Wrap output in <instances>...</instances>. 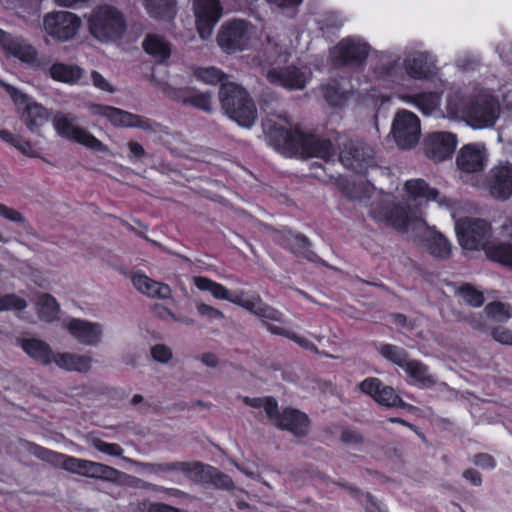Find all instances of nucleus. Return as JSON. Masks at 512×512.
<instances>
[{
  "label": "nucleus",
  "instance_id": "51",
  "mask_svg": "<svg viewBox=\"0 0 512 512\" xmlns=\"http://www.w3.org/2000/svg\"><path fill=\"white\" fill-rule=\"evenodd\" d=\"M151 357L161 364H168L173 358L172 349L165 344H155L150 349Z\"/></svg>",
  "mask_w": 512,
  "mask_h": 512
},
{
  "label": "nucleus",
  "instance_id": "60",
  "mask_svg": "<svg viewBox=\"0 0 512 512\" xmlns=\"http://www.w3.org/2000/svg\"><path fill=\"white\" fill-rule=\"evenodd\" d=\"M154 313L155 315L164 321H173V320H179L178 316H176L169 308L162 304H156L154 306Z\"/></svg>",
  "mask_w": 512,
  "mask_h": 512
},
{
  "label": "nucleus",
  "instance_id": "38",
  "mask_svg": "<svg viewBox=\"0 0 512 512\" xmlns=\"http://www.w3.org/2000/svg\"><path fill=\"white\" fill-rule=\"evenodd\" d=\"M194 285L201 291L210 292L213 297L220 300H227L231 302L234 297L231 296L230 291L220 283L214 282L211 279L203 276L193 277Z\"/></svg>",
  "mask_w": 512,
  "mask_h": 512
},
{
  "label": "nucleus",
  "instance_id": "5",
  "mask_svg": "<svg viewBox=\"0 0 512 512\" xmlns=\"http://www.w3.org/2000/svg\"><path fill=\"white\" fill-rule=\"evenodd\" d=\"M219 101L225 114L239 126L250 128L257 119L255 102L245 88L237 83H223Z\"/></svg>",
  "mask_w": 512,
  "mask_h": 512
},
{
  "label": "nucleus",
  "instance_id": "30",
  "mask_svg": "<svg viewBox=\"0 0 512 512\" xmlns=\"http://www.w3.org/2000/svg\"><path fill=\"white\" fill-rule=\"evenodd\" d=\"M192 466H199V469L190 472V479L198 482H211L218 488L230 489L233 486L229 476L217 471L210 465H204L200 462H192Z\"/></svg>",
  "mask_w": 512,
  "mask_h": 512
},
{
  "label": "nucleus",
  "instance_id": "64",
  "mask_svg": "<svg viewBox=\"0 0 512 512\" xmlns=\"http://www.w3.org/2000/svg\"><path fill=\"white\" fill-rule=\"evenodd\" d=\"M463 477L474 486H480L482 483L481 474L475 469L465 470Z\"/></svg>",
  "mask_w": 512,
  "mask_h": 512
},
{
  "label": "nucleus",
  "instance_id": "27",
  "mask_svg": "<svg viewBox=\"0 0 512 512\" xmlns=\"http://www.w3.org/2000/svg\"><path fill=\"white\" fill-rule=\"evenodd\" d=\"M403 100L414 105L423 115L444 117L441 106V95L435 92H424L408 95Z\"/></svg>",
  "mask_w": 512,
  "mask_h": 512
},
{
  "label": "nucleus",
  "instance_id": "46",
  "mask_svg": "<svg viewBox=\"0 0 512 512\" xmlns=\"http://www.w3.org/2000/svg\"><path fill=\"white\" fill-rule=\"evenodd\" d=\"M243 401L245 404H247L250 407L253 408H263V410L266 413V416L269 420H271L272 417H275V413L278 407L277 401L270 396L267 397H256V398H250V397H244Z\"/></svg>",
  "mask_w": 512,
  "mask_h": 512
},
{
  "label": "nucleus",
  "instance_id": "41",
  "mask_svg": "<svg viewBox=\"0 0 512 512\" xmlns=\"http://www.w3.org/2000/svg\"><path fill=\"white\" fill-rule=\"evenodd\" d=\"M86 443L97 451L113 457H122L123 448L116 443H108L93 434L84 436Z\"/></svg>",
  "mask_w": 512,
  "mask_h": 512
},
{
  "label": "nucleus",
  "instance_id": "14",
  "mask_svg": "<svg viewBox=\"0 0 512 512\" xmlns=\"http://www.w3.org/2000/svg\"><path fill=\"white\" fill-rule=\"evenodd\" d=\"M457 145L458 138L456 134L448 131L429 132L422 142L425 156L436 163L451 158Z\"/></svg>",
  "mask_w": 512,
  "mask_h": 512
},
{
  "label": "nucleus",
  "instance_id": "56",
  "mask_svg": "<svg viewBox=\"0 0 512 512\" xmlns=\"http://www.w3.org/2000/svg\"><path fill=\"white\" fill-rule=\"evenodd\" d=\"M91 80H92V84L97 89L107 92V93H110V94L115 92V88L113 87V85L99 72L92 71L91 72Z\"/></svg>",
  "mask_w": 512,
  "mask_h": 512
},
{
  "label": "nucleus",
  "instance_id": "12",
  "mask_svg": "<svg viewBox=\"0 0 512 512\" xmlns=\"http://www.w3.org/2000/svg\"><path fill=\"white\" fill-rule=\"evenodd\" d=\"M391 133L399 148L411 149L421 136L420 119L411 111L399 110L394 116Z\"/></svg>",
  "mask_w": 512,
  "mask_h": 512
},
{
  "label": "nucleus",
  "instance_id": "18",
  "mask_svg": "<svg viewBox=\"0 0 512 512\" xmlns=\"http://www.w3.org/2000/svg\"><path fill=\"white\" fill-rule=\"evenodd\" d=\"M64 328L80 344L96 346L102 341L103 325L85 319L71 318L64 323Z\"/></svg>",
  "mask_w": 512,
  "mask_h": 512
},
{
  "label": "nucleus",
  "instance_id": "59",
  "mask_svg": "<svg viewBox=\"0 0 512 512\" xmlns=\"http://www.w3.org/2000/svg\"><path fill=\"white\" fill-rule=\"evenodd\" d=\"M473 463L483 469H493L496 466L495 459L487 453H480L474 456Z\"/></svg>",
  "mask_w": 512,
  "mask_h": 512
},
{
  "label": "nucleus",
  "instance_id": "58",
  "mask_svg": "<svg viewBox=\"0 0 512 512\" xmlns=\"http://www.w3.org/2000/svg\"><path fill=\"white\" fill-rule=\"evenodd\" d=\"M492 337L495 341L505 344L512 345V330L505 327H498L492 331Z\"/></svg>",
  "mask_w": 512,
  "mask_h": 512
},
{
  "label": "nucleus",
  "instance_id": "61",
  "mask_svg": "<svg viewBox=\"0 0 512 512\" xmlns=\"http://www.w3.org/2000/svg\"><path fill=\"white\" fill-rule=\"evenodd\" d=\"M13 147L18 149L22 154L29 157H37L38 153L30 142L22 140L20 137L17 138L16 143Z\"/></svg>",
  "mask_w": 512,
  "mask_h": 512
},
{
  "label": "nucleus",
  "instance_id": "57",
  "mask_svg": "<svg viewBox=\"0 0 512 512\" xmlns=\"http://www.w3.org/2000/svg\"><path fill=\"white\" fill-rule=\"evenodd\" d=\"M198 313L206 318L212 319V320H221L224 318L223 312L220 310L204 303H200L196 306Z\"/></svg>",
  "mask_w": 512,
  "mask_h": 512
},
{
  "label": "nucleus",
  "instance_id": "53",
  "mask_svg": "<svg viewBox=\"0 0 512 512\" xmlns=\"http://www.w3.org/2000/svg\"><path fill=\"white\" fill-rule=\"evenodd\" d=\"M184 102H189L193 106H195L199 109H202L203 111H206V112L212 111V104H213L212 96L208 93L193 94L190 97L185 98Z\"/></svg>",
  "mask_w": 512,
  "mask_h": 512
},
{
  "label": "nucleus",
  "instance_id": "17",
  "mask_svg": "<svg viewBox=\"0 0 512 512\" xmlns=\"http://www.w3.org/2000/svg\"><path fill=\"white\" fill-rule=\"evenodd\" d=\"M359 389L372 397L379 405L388 408L404 407L405 403L391 386L384 385L380 379L368 377L358 385Z\"/></svg>",
  "mask_w": 512,
  "mask_h": 512
},
{
  "label": "nucleus",
  "instance_id": "37",
  "mask_svg": "<svg viewBox=\"0 0 512 512\" xmlns=\"http://www.w3.org/2000/svg\"><path fill=\"white\" fill-rule=\"evenodd\" d=\"M59 304L50 294H42L36 303L38 317L45 322H52L57 319L59 313Z\"/></svg>",
  "mask_w": 512,
  "mask_h": 512
},
{
  "label": "nucleus",
  "instance_id": "49",
  "mask_svg": "<svg viewBox=\"0 0 512 512\" xmlns=\"http://www.w3.org/2000/svg\"><path fill=\"white\" fill-rule=\"evenodd\" d=\"M282 15L292 18L297 12L302 0H267Z\"/></svg>",
  "mask_w": 512,
  "mask_h": 512
},
{
  "label": "nucleus",
  "instance_id": "35",
  "mask_svg": "<svg viewBox=\"0 0 512 512\" xmlns=\"http://www.w3.org/2000/svg\"><path fill=\"white\" fill-rule=\"evenodd\" d=\"M320 94L331 106H341L349 98V90L346 83L332 81L320 87Z\"/></svg>",
  "mask_w": 512,
  "mask_h": 512
},
{
  "label": "nucleus",
  "instance_id": "31",
  "mask_svg": "<svg viewBox=\"0 0 512 512\" xmlns=\"http://www.w3.org/2000/svg\"><path fill=\"white\" fill-rule=\"evenodd\" d=\"M52 363L66 371L86 373L92 366V358L70 352H55Z\"/></svg>",
  "mask_w": 512,
  "mask_h": 512
},
{
  "label": "nucleus",
  "instance_id": "52",
  "mask_svg": "<svg viewBox=\"0 0 512 512\" xmlns=\"http://www.w3.org/2000/svg\"><path fill=\"white\" fill-rule=\"evenodd\" d=\"M258 317L262 319L267 327L269 324H274L273 322H283V314L275 308H272L264 303L261 305Z\"/></svg>",
  "mask_w": 512,
  "mask_h": 512
},
{
  "label": "nucleus",
  "instance_id": "10",
  "mask_svg": "<svg viewBox=\"0 0 512 512\" xmlns=\"http://www.w3.org/2000/svg\"><path fill=\"white\" fill-rule=\"evenodd\" d=\"M87 109L92 116L106 118L114 127L140 128L143 130L153 129V122L148 118L114 106L90 103Z\"/></svg>",
  "mask_w": 512,
  "mask_h": 512
},
{
  "label": "nucleus",
  "instance_id": "39",
  "mask_svg": "<svg viewBox=\"0 0 512 512\" xmlns=\"http://www.w3.org/2000/svg\"><path fill=\"white\" fill-rule=\"evenodd\" d=\"M147 12L156 19H169L174 15V0H144Z\"/></svg>",
  "mask_w": 512,
  "mask_h": 512
},
{
  "label": "nucleus",
  "instance_id": "2",
  "mask_svg": "<svg viewBox=\"0 0 512 512\" xmlns=\"http://www.w3.org/2000/svg\"><path fill=\"white\" fill-rule=\"evenodd\" d=\"M262 109L266 114L262 121L263 130L278 145L287 146L302 157H317L329 161L335 156V148L330 140L293 128L282 111H277L275 108L267 110L262 107Z\"/></svg>",
  "mask_w": 512,
  "mask_h": 512
},
{
  "label": "nucleus",
  "instance_id": "48",
  "mask_svg": "<svg viewBox=\"0 0 512 512\" xmlns=\"http://www.w3.org/2000/svg\"><path fill=\"white\" fill-rule=\"evenodd\" d=\"M485 313L496 322H505L511 317L508 306L501 302H492L485 307Z\"/></svg>",
  "mask_w": 512,
  "mask_h": 512
},
{
  "label": "nucleus",
  "instance_id": "6",
  "mask_svg": "<svg viewBox=\"0 0 512 512\" xmlns=\"http://www.w3.org/2000/svg\"><path fill=\"white\" fill-rule=\"evenodd\" d=\"M88 26L93 37L107 43L122 38L126 31V20L118 9L101 6L90 15Z\"/></svg>",
  "mask_w": 512,
  "mask_h": 512
},
{
  "label": "nucleus",
  "instance_id": "15",
  "mask_svg": "<svg viewBox=\"0 0 512 512\" xmlns=\"http://www.w3.org/2000/svg\"><path fill=\"white\" fill-rule=\"evenodd\" d=\"M369 53V45L360 38L347 37L335 45L331 51V59L336 64H359Z\"/></svg>",
  "mask_w": 512,
  "mask_h": 512
},
{
  "label": "nucleus",
  "instance_id": "20",
  "mask_svg": "<svg viewBox=\"0 0 512 512\" xmlns=\"http://www.w3.org/2000/svg\"><path fill=\"white\" fill-rule=\"evenodd\" d=\"M488 153L483 144L471 143L460 148L456 156V165L465 173H477L486 167Z\"/></svg>",
  "mask_w": 512,
  "mask_h": 512
},
{
  "label": "nucleus",
  "instance_id": "44",
  "mask_svg": "<svg viewBox=\"0 0 512 512\" xmlns=\"http://www.w3.org/2000/svg\"><path fill=\"white\" fill-rule=\"evenodd\" d=\"M194 77L209 85H216L217 83H228L225 81V74L216 67H199L194 70Z\"/></svg>",
  "mask_w": 512,
  "mask_h": 512
},
{
  "label": "nucleus",
  "instance_id": "50",
  "mask_svg": "<svg viewBox=\"0 0 512 512\" xmlns=\"http://www.w3.org/2000/svg\"><path fill=\"white\" fill-rule=\"evenodd\" d=\"M27 307L25 299L15 295L7 294L0 297V311L4 310H24Z\"/></svg>",
  "mask_w": 512,
  "mask_h": 512
},
{
  "label": "nucleus",
  "instance_id": "36",
  "mask_svg": "<svg viewBox=\"0 0 512 512\" xmlns=\"http://www.w3.org/2000/svg\"><path fill=\"white\" fill-rule=\"evenodd\" d=\"M486 256L492 261L512 267V245L509 243L493 241L485 246Z\"/></svg>",
  "mask_w": 512,
  "mask_h": 512
},
{
  "label": "nucleus",
  "instance_id": "32",
  "mask_svg": "<svg viewBox=\"0 0 512 512\" xmlns=\"http://www.w3.org/2000/svg\"><path fill=\"white\" fill-rule=\"evenodd\" d=\"M84 70L77 66L56 62L47 69V75L57 82L74 85L82 78Z\"/></svg>",
  "mask_w": 512,
  "mask_h": 512
},
{
  "label": "nucleus",
  "instance_id": "43",
  "mask_svg": "<svg viewBox=\"0 0 512 512\" xmlns=\"http://www.w3.org/2000/svg\"><path fill=\"white\" fill-rule=\"evenodd\" d=\"M284 244L295 254L302 255L310 259L309 241L306 237L292 232L284 235Z\"/></svg>",
  "mask_w": 512,
  "mask_h": 512
},
{
  "label": "nucleus",
  "instance_id": "25",
  "mask_svg": "<svg viewBox=\"0 0 512 512\" xmlns=\"http://www.w3.org/2000/svg\"><path fill=\"white\" fill-rule=\"evenodd\" d=\"M373 151L370 147L350 144L340 153L341 163L356 172L362 173L372 162Z\"/></svg>",
  "mask_w": 512,
  "mask_h": 512
},
{
  "label": "nucleus",
  "instance_id": "21",
  "mask_svg": "<svg viewBox=\"0 0 512 512\" xmlns=\"http://www.w3.org/2000/svg\"><path fill=\"white\" fill-rule=\"evenodd\" d=\"M0 48L9 56L22 62L36 64L37 51L23 37L14 36L0 28Z\"/></svg>",
  "mask_w": 512,
  "mask_h": 512
},
{
  "label": "nucleus",
  "instance_id": "42",
  "mask_svg": "<svg viewBox=\"0 0 512 512\" xmlns=\"http://www.w3.org/2000/svg\"><path fill=\"white\" fill-rule=\"evenodd\" d=\"M379 353L388 361L404 369L409 362L408 354L401 347L392 344H383L379 348Z\"/></svg>",
  "mask_w": 512,
  "mask_h": 512
},
{
  "label": "nucleus",
  "instance_id": "33",
  "mask_svg": "<svg viewBox=\"0 0 512 512\" xmlns=\"http://www.w3.org/2000/svg\"><path fill=\"white\" fill-rule=\"evenodd\" d=\"M142 47L158 63L164 62L171 55V45L156 34H148L142 42Z\"/></svg>",
  "mask_w": 512,
  "mask_h": 512
},
{
  "label": "nucleus",
  "instance_id": "26",
  "mask_svg": "<svg viewBox=\"0 0 512 512\" xmlns=\"http://www.w3.org/2000/svg\"><path fill=\"white\" fill-rule=\"evenodd\" d=\"M17 343L34 361L45 366L52 363L55 352L47 342L38 338L25 337L18 339Z\"/></svg>",
  "mask_w": 512,
  "mask_h": 512
},
{
  "label": "nucleus",
  "instance_id": "3",
  "mask_svg": "<svg viewBox=\"0 0 512 512\" xmlns=\"http://www.w3.org/2000/svg\"><path fill=\"white\" fill-rule=\"evenodd\" d=\"M445 108L444 117L466 120L477 129L493 126L499 115L497 100L482 88L451 91Z\"/></svg>",
  "mask_w": 512,
  "mask_h": 512
},
{
  "label": "nucleus",
  "instance_id": "9",
  "mask_svg": "<svg viewBox=\"0 0 512 512\" xmlns=\"http://www.w3.org/2000/svg\"><path fill=\"white\" fill-rule=\"evenodd\" d=\"M455 231L460 245L466 250H485L490 242V227L482 219L461 218L455 223Z\"/></svg>",
  "mask_w": 512,
  "mask_h": 512
},
{
  "label": "nucleus",
  "instance_id": "45",
  "mask_svg": "<svg viewBox=\"0 0 512 512\" xmlns=\"http://www.w3.org/2000/svg\"><path fill=\"white\" fill-rule=\"evenodd\" d=\"M268 330L272 334L281 335L286 338H289L290 340L294 341L295 343H297L299 346L303 347L304 349H307V350H310L313 352L318 351L317 347L312 342H310L308 339L289 331L284 326H280V325H276V324H269Z\"/></svg>",
  "mask_w": 512,
  "mask_h": 512
},
{
  "label": "nucleus",
  "instance_id": "55",
  "mask_svg": "<svg viewBox=\"0 0 512 512\" xmlns=\"http://www.w3.org/2000/svg\"><path fill=\"white\" fill-rule=\"evenodd\" d=\"M231 302L243 307L244 309L250 311L256 316H258L259 310L262 305V301L259 298L241 299L240 297H234V299H231Z\"/></svg>",
  "mask_w": 512,
  "mask_h": 512
},
{
  "label": "nucleus",
  "instance_id": "47",
  "mask_svg": "<svg viewBox=\"0 0 512 512\" xmlns=\"http://www.w3.org/2000/svg\"><path fill=\"white\" fill-rule=\"evenodd\" d=\"M457 295L468 305L480 307L484 302L482 292L470 285H463L457 290Z\"/></svg>",
  "mask_w": 512,
  "mask_h": 512
},
{
  "label": "nucleus",
  "instance_id": "24",
  "mask_svg": "<svg viewBox=\"0 0 512 512\" xmlns=\"http://www.w3.org/2000/svg\"><path fill=\"white\" fill-rule=\"evenodd\" d=\"M266 77L271 84L282 86L289 90H301L307 82V74L295 66L284 69L273 67L267 71Z\"/></svg>",
  "mask_w": 512,
  "mask_h": 512
},
{
  "label": "nucleus",
  "instance_id": "16",
  "mask_svg": "<svg viewBox=\"0 0 512 512\" xmlns=\"http://www.w3.org/2000/svg\"><path fill=\"white\" fill-rule=\"evenodd\" d=\"M222 8L218 0H194L196 27L202 39H208L221 17Z\"/></svg>",
  "mask_w": 512,
  "mask_h": 512
},
{
  "label": "nucleus",
  "instance_id": "13",
  "mask_svg": "<svg viewBox=\"0 0 512 512\" xmlns=\"http://www.w3.org/2000/svg\"><path fill=\"white\" fill-rule=\"evenodd\" d=\"M255 36V29L249 23L235 20L224 24L217 36L219 46L227 53L245 49Z\"/></svg>",
  "mask_w": 512,
  "mask_h": 512
},
{
  "label": "nucleus",
  "instance_id": "29",
  "mask_svg": "<svg viewBox=\"0 0 512 512\" xmlns=\"http://www.w3.org/2000/svg\"><path fill=\"white\" fill-rule=\"evenodd\" d=\"M139 466L144 472L160 478H165L173 473H182L190 477V472L199 469V466H192V462L139 463Z\"/></svg>",
  "mask_w": 512,
  "mask_h": 512
},
{
  "label": "nucleus",
  "instance_id": "23",
  "mask_svg": "<svg viewBox=\"0 0 512 512\" xmlns=\"http://www.w3.org/2000/svg\"><path fill=\"white\" fill-rule=\"evenodd\" d=\"M277 428L288 430L295 435H305L310 428L307 415L299 410L286 408L282 412L276 410L275 417L270 420Z\"/></svg>",
  "mask_w": 512,
  "mask_h": 512
},
{
  "label": "nucleus",
  "instance_id": "19",
  "mask_svg": "<svg viewBox=\"0 0 512 512\" xmlns=\"http://www.w3.org/2000/svg\"><path fill=\"white\" fill-rule=\"evenodd\" d=\"M487 188L496 199L510 198L512 196V164L506 162L492 167L487 175Z\"/></svg>",
  "mask_w": 512,
  "mask_h": 512
},
{
  "label": "nucleus",
  "instance_id": "1",
  "mask_svg": "<svg viewBox=\"0 0 512 512\" xmlns=\"http://www.w3.org/2000/svg\"><path fill=\"white\" fill-rule=\"evenodd\" d=\"M406 206L390 203L374 207L372 216L380 222L399 231L409 229L419 238L421 245L434 257L445 259L451 254V244L448 239L427 225L422 217L420 207L428 201H435L440 206H447L448 200L428 185L423 179H411L405 182Z\"/></svg>",
  "mask_w": 512,
  "mask_h": 512
},
{
  "label": "nucleus",
  "instance_id": "22",
  "mask_svg": "<svg viewBox=\"0 0 512 512\" xmlns=\"http://www.w3.org/2000/svg\"><path fill=\"white\" fill-rule=\"evenodd\" d=\"M406 73L414 79H429L437 73L434 57L428 52L414 51L404 59Z\"/></svg>",
  "mask_w": 512,
  "mask_h": 512
},
{
  "label": "nucleus",
  "instance_id": "7",
  "mask_svg": "<svg viewBox=\"0 0 512 512\" xmlns=\"http://www.w3.org/2000/svg\"><path fill=\"white\" fill-rule=\"evenodd\" d=\"M58 136L97 152L107 153L109 148L84 127L77 125L76 116L59 112L52 118Z\"/></svg>",
  "mask_w": 512,
  "mask_h": 512
},
{
  "label": "nucleus",
  "instance_id": "62",
  "mask_svg": "<svg viewBox=\"0 0 512 512\" xmlns=\"http://www.w3.org/2000/svg\"><path fill=\"white\" fill-rule=\"evenodd\" d=\"M399 61V58L396 57H392L391 55H388V54H382L381 57H380V62L382 63V65L386 66V65H389L388 67H385L383 69V71L380 72L381 75H392L393 74V70L395 68V64Z\"/></svg>",
  "mask_w": 512,
  "mask_h": 512
},
{
  "label": "nucleus",
  "instance_id": "40",
  "mask_svg": "<svg viewBox=\"0 0 512 512\" xmlns=\"http://www.w3.org/2000/svg\"><path fill=\"white\" fill-rule=\"evenodd\" d=\"M264 54L265 58L260 61V64H281L286 62L289 57L288 50L281 46L278 42L271 39H268V42L264 48Z\"/></svg>",
  "mask_w": 512,
  "mask_h": 512
},
{
  "label": "nucleus",
  "instance_id": "8",
  "mask_svg": "<svg viewBox=\"0 0 512 512\" xmlns=\"http://www.w3.org/2000/svg\"><path fill=\"white\" fill-rule=\"evenodd\" d=\"M82 26V20L75 13L59 10L49 12L43 17V30L47 36L57 42L73 39Z\"/></svg>",
  "mask_w": 512,
  "mask_h": 512
},
{
  "label": "nucleus",
  "instance_id": "34",
  "mask_svg": "<svg viewBox=\"0 0 512 512\" xmlns=\"http://www.w3.org/2000/svg\"><path fill=\"white\" fill-rule=\"evenodd\" d=\"M404 370L411 378V383L420 388H429L436 383L434 377L429 373L428 366L420 361L409 360Z\"/></svg>",
  "mask_w": 512,
  "mask_h": 512
},
{
  "label": "nucleus",
  "instance_id": "54",
  "mask_svg": "<svg viewBox=\"0 0 512 512\" xmlns=\"http://www.w3.org/2000/svg\"><path fill=\"white\" fill-rule=\"evenodd\" d=\"M0 216L21 226L26 223L25 217L19 211L2 203H0Z\"/></svg>",
  "mask_w": 512,
  "mask_h": 512
},
{
  "label": "nucleus",
  "instance_id": "28",
  "mask_svg": "<svg viewBox=\"0 0 512 512\" xmlns=\"http://www.w3.org/2000/svg\"><path fill=\"white\" fill-rule=\"evenodd\" d=\"M133 286L142 294L151 298L168 299L171 297V288L161 282H157L142 273H135L131 277Z\"/></svg>",
  "mask_w": 512,
  "mask_h": 512
},
{
  "label": "nucleus",
  "instance_id": "11",
  "mask_svg": "<svg viewBox=\"0 0 512 512\" xmlns=\"http://www.w3.org/2000/svg\"><path fill=\"white\" fill-rule=\"evenodd\" d=\"M5 86L18 110L21 111L22 121L31 132L37 133L49 121V111L41 104L32 102L26 94L13 86Z\"/></svg>",
  "mask_w": 512,
  "mask_h": 512
},
{
  "label": "nucleus",
  "instance_id": "4",
  "mask_svg": "<svg viewBox=\"0 0 512 512\" xmlns=\"http://www.w3.org/2000/svg\"><path fill=\"white\" fill-rule=\"evenodd\" d=\"M30 452L43 461L82 477L119 483L123 476L121 471L104 463L69 456L38 445H31Z\"/></svg>",
  "mask_w": 512,
  "mask_h": 512
},
{
  "label": "nucleus",
  "instance_id": "63",
  "mask_svg": "<svg viewBox=\"0 0 512 512\" xmlns=\"http://www.w3.org/2000/svg\"><path fill=\"white\" fill-rule=\"evenodd\" d=\"M147 512H187L164 503H150Z\"/></svg>",
  "mask_w": 512,
  "mask_h": 512
}]
</instances>
